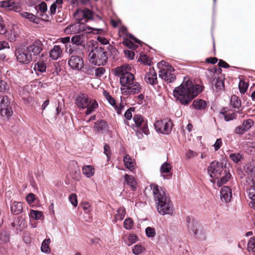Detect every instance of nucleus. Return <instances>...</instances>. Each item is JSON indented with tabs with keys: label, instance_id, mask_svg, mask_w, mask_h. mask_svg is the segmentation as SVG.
I'll return each instance as SVG.
<instances>
[{
	"label": "nucleus",
	"instance_id": "nucleus-38",
	"mask_svg": "<svg viewBox=\"0 0 255 255\" xmlns=\"http://www.w3.org/2000/svg\"><path fill=\"white\" fill-rule=\"evenodd\" d=\"M93 170L94 168L92 165H86L83 167V173L87 177H90L93 175Z\"/></svg>",
	"mask_w": 255,
	"mask_h": 255
},
{
	"label": "nucleus",
	"instance_id": "nucleus-34",
	"mask_svg": "<svg viewBox=\"0 0 255 255\" xmlns=\"http://www.w3.org/2000/svg\"><path fill=\"white\" fill-rule=\"evenodd\" d=\"M117 214L115 215V218L116 221H122L126 214V209L124 207H119L117 211Z\"/></svg>",
	"mask_w": 255,
	"mask_h": 255
},
{
	"label": "nucleus",
	"instance_id": "nucleus-21",
	"mask_svg": "<svg viewBox=\"0 0 255 255\" xmlns=\"http://www.w3.org/2000/svg\"><path fill=\"white\" fill-rule=\"evenodd\" d=\"M62 54V50L60 45H55L50 50L49 57L53 60H57L60 58Z\"/></svg>",
	"mask_w": 255,
	"mask_h": 255
},
{
	"label": "nucleus",
	"instance_id": "nucleus-2",
	"mask_svg": "<svg viewBox=\"0 0 255 255\" xmlns=\"http://www.w3.org/2000/svg\"><path fill=\"white\" fill-rule=\"evenodd\" d=\"M81 14L82 18L79 19V31L85 32L86 33H94L98 34L103 32V28H97L90 27L86 23L89 21H92L95 23V25H100V23L104 24L105 21L103 18L96 14L94 11L91 10L88 8H85L83 9H77L74 14V17H77V15Z\"/></svg>",
	"mask_w": 255,
	"mask_h": 255
},
{
	"label": "nucleus",
	"instance_id": "nucleus-10",
	"mask_svg": "<svg viewBox=\"0 0 255 255\" xmlns=\"http://www.w3.org/2000/svg\"><path fill=\"white\" fill-rule=\"evenodd\" d=\"M173 126L172 121L168 118L157 121L154 124L156 131L162 134H169L172 131Z\"/></svg>",
	"mask_w": 255,
	"mask_h": 255
},
{
	"label": "nucleus",
	"instance_id": "nucleus-12",
	"mask_svg": "<svg viewBox=\"0 0 255 255\" xmlns=\"http://www.w3.org/2000/svg\"><path fill=\"white\" fill-rule=\"evenodd\" d=\"M27 46L30 52L32 57L43 56V54L41 53L43 49L44 45L40 40L36 39L32 44L28 46L27 45Z\"/></svg>",
	"mask_w": 255,
	"mask_h": 255
},
{
	"label": "nucleus",
	"instance_id": "nucleus-55",
	"mask_svg": "<svg viewBox=\"0 0 255 255\" xmlns=\"http://www.w3.org/2000/svg\"><path fill=\"white\" fill-rule=\"evenodd\" d=\"M128 241L129 243L128 244V245L129 246L137 242V237L135 234H130L128 237Z\"/></svg>",
	"mask_w": 255,
	"mask_h": 255
},
{
	"label": "nucleus",
	"instance_id": "nucleus-16",
	"mask_svg": "<svg viewBox=\"0 0 255 255\" xmlns=\"http://www.w3.org/2000/svg\"><path fill=\"white\" fill-rule=\"evenodd\" d=\"M232 197V192L231 188L227 186H224L222 187L220 191L221 200L225 203L230 202Z\"/></svg>",
	"mask_w": 255,
	"mask_h": 255
},
{
	"label": "nucleus",
	"instance_id": "nucleus-62",
	"mask_svg": "<svg viewBox=\"0 0 255 255\" xmlns=\"http://www.w3.org/2000/svg\"><path fill=\"white\" fill-rule=\"evenodd\" d=\"M10 10H14L16 12H18L21 10V6L19 3L15 2L13 0L12 5H11Z\"/></svg>",
	"mask_w": 255,
	"mask_h": 255
},
{
	"label": "nucleus",
	"instance_id": "nucleus-59",
	"mask_svg": "<svg viewBox=\"0 0 255 255\" xmlns=\"http://www.w3.org/2000/svg\"><path fill=\"white\" fill-rule=\"evenodd\" d=\"M26 200L29 204H32L35 200V195L32 193H30L26 196Z\"/></svg>",
	"mask_w": 255,
	"mask_h": 255
},
{
	"label": "nucleus",
	"instance_id": "nucleus-45",
	"mask_svg": "<svg viewBox=\"0 0 255 255\" xmlns=\"http://www.w3.org/2000/svg\"><path fill=\"white\" fill-rule=\"evenodd\" d=\"M133 221L130 218L126 219L124 222V227L127 230H130L133 227Z\"/></svg>",
	"mask_w": 255,
	"mask_h": 255
},
{
	"label": "nucleus",
	"instance_id": "nucleus-31",
	"mask_svg": "<svg viewBox=\"0 0 255 255\" xmlns=\"http://www.w3.org/2000/svg\"><path fill=\"white\" fill-rule=\"evenodd\" d=\"M215 80V88L219 91L222 90L224 89L225 84H224V80L225 77L223 78L219 77L218 78H216L214 79Z\"/></svg>",
	"mask_w": 255,
	"mask_h": 255
},
{
	"label": "nucleus",
	"instance_id": "nucleus-22",
	"mask_svg": "<svg viewBox=\"0 0 255 255\" xmlns=\"http://www.w3.org/2000/svg\"><path fill=\"white\" fill-rule=\"evenodd\" d=\"M10 210L13 215L20 214L23 210L22 202L13 201L10 204Z\"/></svg>",
	"mask_w": 255,
	"mask_h": 255
},
{
	"label": "nucleus",
	"instance_id": "nucleus-43",
	"mask_svg": "<svg viewBox=\"0 0 255 255\" xmlns=\"http://www.w3.org/2000/svg\"><path fill=\"white\" fill-rule=\"evenodd\" d=\"M146 236L148 238H153L155 237L156 232L154 228L151 227H147L145 230Z\"/></svg>",
	"mask_w": 255,
	"mask_h": 255
},
{
	"label": "nucleus",
	"instance_id": "nucleus-57",
	"mask_svg": "<svg viewBox=\"0 0 255 255\" xmlns=\"http://www.w3.org/2000/svg\"><path fill=\"white\" fill-rule=\"evenodd\" d=\"M248 247L249 250H254L255 249V237L251 238L248 242Z\"/></svg>",
	"mask_w": 255,
	"mask_h": 255
},
{
	"label": "nucleus",
	"instance_id": "nucleus-1",
	"mask_svg": "<svg viewBox=\"0 0 255 255\" xmlns=\"http://www.w3.org/2000/svg\"><path fill=\"white\" fill-rule=\"evenodd\" d=\"M204 86L184 77L182 83L174 88L173 96L180 104L187 106L203 90Z\"/></svg>",
	"mask_w": 255,
	"mask_h": 255
},
{
	"label": "nucleus",
	"instance_id": "nucleus-30",
	"mask_svg": "<svg viewBox=\"0 0 255 255\" xmlns=\"http://www.w3.org/2000/svg\"><path fill=\"white\" fill-rule=\"evenodd\" d=\"M123 161L126 168L130 171H132L134 169V163L128 154H126L124 156Z\"/></svg>",
	"mask_w": 255,
	"mask_h": 255
},
{
	"label": "nucleus",
	"instance_id": "nucleus-17",
	"mask_svg": "<svg viewBox=\"0 0 255 255\" xmlns=\"http://www.w3.org/2000/svg\"><path fill=\"white\" fill-rule=\"evenodd\" d=\"M172 169L171 165L167 162H163L160 168V176L165 179H170L172 177V174L165 175V173H169Z\"/></svg>",
	"mask_w": 255,
	"mask_h": 255
},
{
	"label": "nucleus",
	"instance_id": "nucleus-48",
	"mask_svg": "<svg viewBox=\"0 0 255 255\" xmlns=\"http://www.w3.org/2000/svg\"><path fill=\"white\" fill-rule=\"evenodd\" d=\"M123 43L130 49L135 50L137 48V46L135 45L132 41L129 40L128 38H125Z\"/></svg>",
	"mask_w": 255,
	"mask_h": 255
},
{
	"label": "nucleus",
	"instance_id": "nucleus-46",
	"mask_svg": "<svg viewBox=\"0 0 255 255\" xmlns=\"http://www.w3.org/2000/svg\"><path fill=\"white\" fill-rule=\"evenodd\" d=\"M230 158L235 163H237L242 159V156L240 153H232L229 155Z\"/></svg>",
	"mask_w": 255,
	"mask_h": 255
},
{
	"label": "nucleus",
	"instance_id": "nucleus-35",
	"mask_svg": "<svg viewBox=\"0 0 255 255\" xmlns=\"http://www.w3.org/2000/svg\"><path fill=\"white\" fill-rule=\"evenodd\" d=\"M20 14L22 17L28 19L30 21L36 24L38 23V21H36V20L38 19V17L31 13L27 12H22L20 13Z\"/></svg>",
	"mask_w": 255,
	"mask_h": 255
},
{
	"label": "nucleus",
	"instance_id": "nucleus-27",
	"mask_svg": "<svg viewBox=\"0 0 255 255\" xmlns=\"http://www.w3.org/2000/svg\"><path fill=\"white\" fill-rule=\"evenodd\" d=\"M136 133V135L138 139H141L143 137V133L148 135L149 133L148 126L146 124L140 128H137L136 129H133Z\"/></svg>",
	"mask_w": 255,
	"mask_h": 255
},
{
	"label": "nucleus",
	"instance_id": "nucleus-8",
	"mask_svg": "<svg viewBox=\"0 0 255 255\" xmlns=\"http://www.w3.org/2000/svg\"><path fill=\"white\" fill-rule=\"evenodd\" d=\"M186 222L189 231L192 232L197 239L201 240L205 239V232L196 219L193 218H191L190 216H187L186 217Z\"/></svg>",
	"mask_w": 255,
	"mask_h": 255
},
{
	"label": "nucleus",
	"instance_id": "nucleus-28",
	"mask_svg": "<svg viewBox=\"0 0 255 255\" xmlns=\"http://www.w3.org/2000/svg\"><path fill=\"white\" fill-rule=\"evenodd\" d=\"M124 178L126 184L129 186L133 191L136 190V181L131 175L126 174Z\"/></svg>",
	"mask_w": 255,
	"mask_h": 255
},
{
	"label": "nucleus",
	"instance_id": "nucleus-50",
	"mask_svg": "<svg viewBox=\"0 0 255 255\" xmlns=\"http://www.w3.org/2000/svg\"><path fill=\"white\" fill-rule=\"evenodd\" d=\"M138 61L142 62L145 65L148 66L151 65V60L146 55H141L140 57L138 59Z\"/></svg>",
	"mask_w": 255,
	"mask_h": 255
},
{
	"label": "nucleus",
	"instance_id": "nucleus-40",
	"mask_svg": "<svg viewBox=\"0 0 255 255\" xmlns=\"http://www.w3.org/2000/svg\"><path fill=\"white\" fill-rule=\"evenodd\" d=\"M238 87L240 92L242 94H244L247 92V90L249 87V84L245 82V81L240 80L239 83Z\"/></svg>",
	"mask_w": 255,
	"mask_h": 255
},
{
	"label": "nucleus",
	"instance_id": "nucleus-41",
	"mask_svg": "<svg viewBox=\"0 0 255 255\" xmlns=\"http://www.w3.org/2000/svg\"><path fill=\"white\" fill-rule=\"evenodd\" d=\"M144 248L140 244L134 245L132 250V253L135 255H139L144 250Z\"/></svg>",
	"mask_w": 255,
	"mask_h": 255
},
{
	"label": "nucleus",
	"instance_id": "nucleus-37",
	"mask_svg": "<svg viewBox=\"0 0 255 255\" xmlns=\"http://www.w3.org/2000/svg\"><path fill=\"white\" fill-rule=\"evenodd\" d=\"M98 107V104L97 102L94 100L93 101V102L91 103L87 108L86 112L85 114L86 115H89L92 114L95 110L97 109Z\"/></svg>",
	"mask_w": 255,
	"mask_h": 255
},
{
	"label": "nucleus",
	"instance_id": "nucleus-29",
	"mask_svg": "<svg viewBox=\"0 0 255 255\" xmlns=\"http://www.w3.org/2000/svg\"><path fill=\"white\" fill-rule=\"evenodd\" d=\"M47 68L46 63L43 61H38L36 63L33 67V70L38 74L37 72L44 73L46 72Z\"/></svg>",
	"mask_w": 255,
	"mask_h": 255
},
{
	"label": "nucleus",
	"instance_id": "nucleus-53",
	"mask_svg": "<svg viewBox=\"0 0 255 255\" xmlns=\"http://www.w3.org/2000/svg\"><path fill=\"white\" fill-rule=\"evenodd\" d=\"M94 69L95 72V76L97 77H101L104 75L106 72V70L104 67H99L98 68H93L92 69Z\"/></svg>",
	"mask_w": 255,
	"mask_h": 255
},
{
	"label": "nucleus",
	"instance_id": "nucleus-15",
	"mask_svg": "<svg viewBox=\"0 0 255 255\" xmlns=\"http://www.w3.org/2000/svg\"><path fill=\"white\" fill-rule=\"evenodd\" d=\"M144 80L147 84L153 86L157 84V74L154 68H149V72H146L145 75Z\"/></svg>",
	"mask_w": 255,
	"mask_h": 255
},
{
	"label": "nucleus",
	"instance_id": "nucleus-5",
	"mask_svg": "<svg viewBox=\"0 0 255 255\" xmlns=\"http://www.w3.org/2000/svg\"><path fill=\"white\" fill-rule=\"evenodd\" d=\"M131 71V68L128 64H124L113 69L115 76L120 78L121 88H124V86L128 85L135 80V77Z\"/></svg>",
	"mask_w": 255,
	"mask_h": 255
},
{
	"label": "nucleus",
	"instance_id": "nucleus-36",
	"mask_svg": "<svg viewBox=\"0 0 255 255\" xmlns=\"http://www.w3.org/2000/svg\"><path fill=\"white\" fill-rule=\"evenodd\" d=\"M220 114L224 117L226 122H229L237 118V114L234 112L226 113V112L221 111Z\"/></svg>",
	"mask_w": 255,
	"mask_h": 255
},
{
	"label": "nucleus",
	"instance_id": "nucleus-14",
	"mask_svg": "<svg viewBox=\"0 0 255 255\" xmlns=\"http://www.w3.org/2000/svg\"><path fill=\"white\" fill-rule=\"evenodd\" d=\"M93 100H91L86 95L81 94L76 97L75 104L78 108L85 109L93 102Z\"/></svg>",
	"mask_w": 255,
	"mask_h": 255
},
{
	"label": "nucleus",
	"instance_id": "nucleus-23",
	"mask_svg": "<svg viewBox=\"0 0 255 255\" xmlns=\"http://www.w3.org/2000/svg\"><path fill=\"white\" fill-rule=\"evenodd\" d=\"M159 76L162 79L167 81L168 83H172L176 79L174 74L167 71H160Z\"/></svg>",
	"mask_w": 255,
	"mask_h": 255
},
{
	"label": "nucleus",
	"instance_id": "nucleus-58",
	"mask_svg": "<svg viewBox=\"0 0 255 255\" xmlns=\"http://www.w3.org/2000/svg\"><path fill=\"white\" fill-rule=\"evenodd\" d=\"M61 42L63 44H65V47L66 50L68 49V46H69V44H70L71 39L69 36H66L64 37H62L60 40Z\"/></svg>",
	"mask_w": 255,
	"mask_h": 255
},
{
	"label": "nucleus",
	"instance_id": "nucleus-25",
	"mask_svg": "<svg viewBox=\"0 0 255 255\" xmlns=\"http://www.w3.org/2000/svg\"><path fill=\"white\" fill-rule=\"evenodd\" d=\"M231 177V174L229 170H225L224 172L220 176V179L217 181V185L218 187H221L223 184H225Z\"/></svg>",
	"mask_w": 255,
	"mask_h": 255
},
{
	"label": "nucleus",
	"instance_id": "nucleus-51",
	"mask_svg": "<svg viewBox=\"0 0 255 255\" xmlns=\"http://www.w3.org/2000/svg\"><path fill=\"white\" fill-rule=\"evenodd\" d=\"M13 0H6L0 1V6L1 7L8 8L9 9L12 5Z\"/></svg>",
	"mask_w": 255,
	"mask_h": 255
},
{
	"label": "nucleus",
	"instance_id": "nucleus-3",
	"mask_svg": "<svg viewBox=\"0 0 255 255\" xmlns=\"http://www.w3.org/2000/svg\"><path fill=\"white\" fill-rule=\"evenodd\" d=\"M108 52L113 59L119 54L117 49L111 44H109L106 47L99 45L94 46L89 54L90 62L95 66L106 65L108 61Z\"/></svg>",
	"mask_w": 255,
	"mask_h": 255
},
{
	"label": "nucleus",
	"instance_id": "nucleus-32",
	"mask_svg": "<svg viewBox=\"0 0 255 255\" xmlns=\"http://www.w3.org/2000/svg\"><path fill=\"white\" fill-rule=\"evenodd\" d=\"M230 104L232 107L235 109H239L241 106V101L240 98L236 95H233L230 99Z\"/></svg>",
	"mask_w": 255,
	"mask_h": 255
},
{
	"label": "nucleus",
	"instance_id": "nucleus-63",
	"mask_svg": "<svg viewBox=\"0 0 255 255\" xmlns=\"http://www.w3.org/2000/svg\"><path fill=\"white\" fill-rule=\"evenodd\" d=\"M253 185L249 190V193L252 196H255V177L252 180Z\"/></svg>",
	"mask_w": 255,
	"mask_h": 255
},
{
	"label": "nucleus",
	"instance_id": "nucleus-52",
	"mask_svg": "<svg viewBox=\"0 0 255 255\" xmlns=\"http://www.w3.org/2000/svg\"><path fill=\"white\" fill-rule=\"evenodd\" d=\"M39 1V0H27L26 3L28 6H34V8L36 10V13H38V6Z\"/></svg>",
	"mask_w": 255,
	"mask_h": 255
},
{
	"label": "nucleus",
	"instance_id": "nucleus-11",
	"mask_svg": "<svg viewBox=\"0 0 255 255\" xmlns=\"http://www.w3.org/2000/svg\"><path fill=\"white\" fill-rule=\"evenodd\" d=\"M141 86L135 79L128 85L124 86V88H121V93L125 96L138 94L141 92Z\"/></svg>",
	"mask_w": 255,
	"mask_h": 255
},
{
	"label": "nucleus",
	"instance_id": "nucleus-64",
	"mask_svg": "<svg viewBox=\"0 0 255 255\" xmlns=\"http://www.w3.org/2000/svg\"><path fill=\"white\" fill-rule=\"evenodd\" d=\"M126 56L130 60H133L134 58L135 53L133 51L127 50L125 51Z\"/></svg>",
	"mask_w": 255,
	"mask_h": 255
},
{
	"label": "nucleus",
	"instance_id": "nucleus-7",
	"mask_svg": "<svg viewBox=\"0 0 255 255\" xmlns=\"http://www.w3.org/2000/svg\"><path fill=\"white\" fill-rule=\"evenodd\" d=\"M228 170L226 164L223 162L212 161L207 167V171L210 177L219 178L222 176L225 170Z\"/></svg>",
	"mask_w": 255,
	"mask_h": 255
},
{
	"label": "nucleus",
	"instance_id": "nucleus-13",
	"mask_svg": "<svg viewBox=\"0 0 255 255\" xmlns=\"http://www.w3.org/2000/svg\"><path fill=\"white\" fill-rule=\"evenodd\" d=\"M68 65L73 70L80 71L84 67V61L81 56L73 55L68 61Z\"/></svg>",
	"mask_w": 255,
	"mask_h": 255
},
{
	"label": "nucleus",
	"instance_id": "nucleus-47",
	"mask_svg": "<svg viewBox=\"0 0 255 255\" xmlns=\"http://www.w3.org/2000/svg\"><path fill=\"white\" fill-rule=\"evenodd\" d=\"M135 110V107H131L126 111L124 114V117L127 121H129L131 119L132 117V112H133Z\"/></svg>",
	"mask_w": 255,
	"mask_h": 255
},
{
	"label": "nucleus",
	"instance_id": "nucleus-56",
	"mask_svg": "<svg viewBox=\"0 0 255 255\" xmlns=\"http://www.w3.org/2000/svg\"><path fill=\"white\" fill-rule=\"evenodd\" d=\"M104 153L107 156L108 159L111 158V153L110 147V146L107 143H106L104 146Z\"/></svg>",
	"mask_w": 255,
	"mask_h": 255
},
{
	"label": "nucleus",
	"instance_id": "nucleus-42",
	"mask_svg": "<svg viewBox=\"0 0 255 255\" xmlns=\"http://www.w3.org/2000/svg\"><path fill=\"white\" fill-rule=\"evenodd\" d=\"M30 213L31 218L35 220H39L43 215V213L42 211L37 210H31Z\"/></svg>",
	"mask_w": 255,
	"mask_h": 255
},
{
	"label": "nucleus",
	"instance_id": "nucleus-20",
	"mask_svg": "<svg viewBox=\"0 0 255 255\" xmlns=\"http://www.w3.org/2000/svg\"><path fill=\"white\" fill-rule=\"evenodd\" d=\"M132 120L134 123V124H132L130 126V127L133 129H136L137 128H140L143 126V125L145 124L147 125V121H144L143 120V117L139 114H136L133 116Z\"/></svg>",
	"mask_w": 255,
	"mask_h": 255
},
{
	"label": "nucleus",
	"instance_id": "nucleus-24",
	"mask_svg": "<svg viewBox=\"0 0 255 255\" xmlns=\"http://www.w3.org/2000/svg\"><path fill=\"white\" fill-rule=\"evenodd\" d=\"M191 106L195 110H202L207 107V103L202 99H197L193 102Z\"/></svg>",
	"mask_w": 255,
	"mask_h": 255
},
{
	"label": "nucleus",
	"instance_id": "nucleus-19",
	"mask_svg": "<svg viewBox=\"0 0 255 255\" xmlns=\"http://www.w3.org/2000/svg\"><path fill=\"white\" fill-rule=\"evenodd\" d=\"M94 128L99 133H104L109 130V125L104 120H99L94 123Z\"/></svg>",
	"mask_w": 255,
	"mask_h": 255
},
{
	"label": "nucleus",
	"instance_id": "nucleus-26",
	"mask_svg": "<svg viewBox=\"0 0 255 255\" xmlns=\"http://www.w3.org/2000/svg\"><path fill=\"white\" fill-rule=\"evenodd\" d=\"M37 6L39 8V10L40 11L39 13V16L43 17V18H42V19L46 21V19L48 18V15L45 13L47 10V4L45 2L42 1L39 4L38 3ZM47 20L48 21V20L47 19Z\"/></svg>",
	"mask_w": 255,
	"mask_h": 255
},
{
	"label": "nucleus",
	"instance_id": "nucleus-60",
	"mask_svg": "<svg viewBox=\"0 0 255 255\" xmlns=\"http://www.w3.org/2000/svg\"><path fill=\"white\" fill-rule=\"evenodd\" d=\"M126 35L128 36L130 40H133L135 43H138L141 46L143 43L141 41L136 38L131 33H127Z\"/></svg>",
	"mask_w": 255,
	"mask_h": 255
},
{
	"label": "nucleus",
	"instance_id": "nucleus-61",
	"mask_svg": "<svg viewBox=\"0 0 255 255\" xmlns=\"http://www.w3.org/2000/svg\"><path fill=\"white\" fill-rule=\"evenodd\" d=\"M222 144V140L221 138L216 139L215 143L213 145L215 151H217L221 147Z\"/></svg>",
	"mask_w": 255,
	"mask_h": 255
},
{
	"label": "nucleus",
	"instance_id": "nucleus-49",
	"mask_svg": "<svg viewBox=\"0 0 255 255\" xmlns=\"http://www.w3.org/2000/svg\"><path fill=\"white\" fill-rule=\"evenodd\" d=\"M9 88L8 84L3 80H0V92H6Z\"/></svg>",
	"mask_w": 255,
	"mask_h": 255
},
{
	"label": "nucleus",
	"instance_id": "nucleus-9",
	"mask_svg": "<svg viewBox=\"0 0 255 255\" xmlns=\"http://www.w3.org/2000/svg\"><path fill=\"white\" fill-rule=\"evenodd\" d=\"M17 61L24 65H28L32 61V56L27 45H20L15 51Z\"/></svg>",
	"mask_w": 255,
	"mask_h": 255
},
{
	"label": "nucleus",
	"instance_id": "nucleus-54",
	"mask_svg": "<svg viewBox=\"0 0 255 255\" xmlns=\"http://www.w3.org/2000/svg\"><path fill=\"white\" fill-rule=\"evenodd\" d=\"M69 200L74 207H76L78 205L77 197L75 194H71L69 196Z\"/></svg>",
	"mask_w": 255,
	"mask_h": 255
},
{
	"label": "nucleus",
	"instance_id": "nucleus-33",
	"mask_svg": "<svg viewBox=\"0 0 255 255\" xmlns=\"http://www.w3.org/2000/svg\"><path fill=\"white\" fill-rule=\"evenodd\" d=\"M51 242L49 238L45 239L43 241L41 246V251L44 253L49 254L50 253V249L49 245Z\"/></svg>",
	"mask_w": 255,
	"mask_h": 255
},
{
	"label": "nucleus",
	"instance_id": "nucleus-6",
	"mask_svg": "<svg viewBox=\"0 0 255 255\" xmlns=\"http://www.w3.org/2000/svg\"><path fill=\"white\" fill-rule=\"evenodd\" d=\"M10 101L7 96H0V119L8 120L13 115Z\"/></svg>",
	"mask_w": 255,
	"mask_h": 255
},
{
	"label": "nucleus",
	"instance_id": "nucleus-18",
	"mask_svg": "<svg viewBox=\"0 0 255 255\" xmlns=\"http://www.w3.org/2000/svg\"><path fill=\"white\" fill-rule=\"evenodd\" d=\"M72 45L69 44V52L72 54L76 50V47L78 46H84L82 44L83 40L82 37L79 35H75L71 38Z\"/></svg>",
	"mask_w": 255,
	"mask_h": 255
},
{
	"label": "nucleus",
	"instance_id": "nucleus-4",
	"mask_svg": "<svg viewBox=\"0 0 255 255\" xmlns=\"http://www.w3.org/2000/svg\"><path fill=\"white\" fill-rule=\"evenodd\" d=\"M150 186L153 190L158 213L162 215H173L174 211V206L169 195L165 193L161 187L155 184H151Z\"/></svg>",
	"mask_w": 255,
	"mask_h": 255
},
{
	"label": "nucleus",
	"instance_id": "nucleus-44",
	"mask_svg": "<svg viewBox=\"0 0 255 255\" xmlns=\"http://www.w3.org/2000/svg\"><path fill=\"white\" fill-rule=\"evenodd\" d=\"M104 95L105 96L106 99L108 100L109 103L112 106L114 107L116 104V101L114 98L106 91H104Z\"/></svg>",
	"mask_w": 255,
	"mask_h": 255
},
{
	"label": "nucleus",
	"instance_id": "nucleus-39",
	"mask_svg": "<svg viewBox=\"0 0 255 255\" xmlns=\"http://www.w3.org/2000/svg\"><path fill=\"white\" fill-rule=\"evenodd\" d=\"M254 125V121L251 119L244 120L242 124V128L245 129L246 131L249 130Z\"/></svg>",
	"mask_w": 255,
	"mask_h": 255
}]
</instances>
